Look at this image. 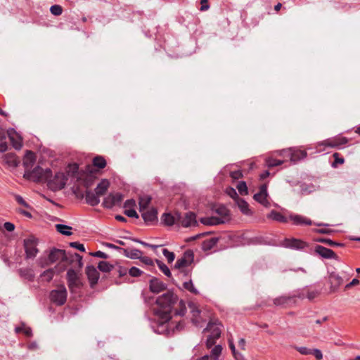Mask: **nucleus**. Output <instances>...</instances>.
I'll return each mask as SVG.
<instances>
[{
    "mask_svg": "<svg viewBox=\"0 0 360 360\" xmlns=\"http://www.w3.org/2000/svg\"><path fill=\"white\" fill-rule=\"evenodd\" d=\"M177 302L178 297L170 291L167 292L157 298L156 304L164 310L161 312V318L164 321H168L171 318V309Z\"/></svg>",
    "mask_w": 360,
    "mask_h": 360,
    "instance_id": "obj_1",
    "label": "nucleus"
},
{
    "mask_svg": "<svg viewBox=\"0 0 360 360\" xmlns=\"http://www.w3.org/2000/svg\"><path fill=\"white\" fill-rule=\"evenodd\" d=\"M188 307L191 314V321L197 327H202V323L210 319V313L205 309H200L194 302H190Z\"/></svg>",
    "mask_w": 360,
    "mask_h": 360,
    "instance_id": "obj_2",
    "label": "nucleus"
},
{
    "mask_svg": "<svg viewBox=\"0 0 360 360\" xmlns=\"http://www.w3.org/2000/svg\"><path fill=\"white\" fill-rule=\"evenodd\" d=\"M51 170L49 168L44 169L39 166L36 167L31 171H26L24 176L35 182L46 181L50 178Z\"/></svg>",
    "mask_w": 360,
    "mask_h": 360,
    "instance_id": "obj_3",
    "label": "nucleus"
},
{
    "mask_svg": "<svg viewBox=\"0 0 360 360\" xmlns=\"http://www.w3.org/2000/svg\"><path fill=\"white\" fill-rule=\"evenodd\" d=\"M68 181V175L63 172H57L53 177L48 179L46 181L49 189L53 191H57L63 189Z\"/></svg>",
    "mask_w": 360,
    "mask_h": 360,
    "instance_id": "obj_4",
    "label": "nucleus"
},
{
    "mask_svg": "<svg viewBox=\"0 0 360 360\" xmlns=\"http://www.w3.org/2000/svg\"><path fill=\"white\" fill-rule=\"evenodd\" d=\"M68 297V291L64 285H59L56 289L52 290L49 294L50 300L58 306L63 305Z\"/></svg>",
    "mask_w": 360,
    "mask_h": 360,
    "instance_id": "obj_5",
    "label": "nucleus"
},
{
    "mask_svg": "<svg viewBox=\"0 0 360 360\" xmlns=\"http://www.w3.org/2000/svg\"><path fill=\"white\" fill-rule=\"evenodd\" d=\"M37 245L38 240L33 236H30L24 239L23 245L27 259H33L37 256L39 252V250L37 247Z\"/></svg>",
    "mask_w": 360,
    "mask_h": 360,
    "instance_id": "obj_6",
    "label": "nucleus"
},
{
    "mask_svg": "<svg viewBox=\"0 0 360 360\" xmlns=\"http://www.w3.org/2000/svg\"><path fill=\"white\" fill-rule=\"evenodd\" d=\"M67 282L68 288L72 293L76 292V290L81 288L83 285L79 275L72 269L68 270Z\"/></svg>",
    "mask_w": 360,
    "mask_h": 360,
    "instance_id": "obj_7",
    "label": "nucleus"
},
{
    "mask_svg": "<svg viewBox=\"0 0 360 360\" xmlns=\"http://www.w3.org/2000/svg\"><path fill=\"white\" fill-rule=\"evenodd\" d=\"M177 223L183 227H191L198 225L196 215L192 212H186L184 215L177 214Z\"/></svg>",
    "mask_w": 360,
    "mask_h": 360,
    "instance_id": "obj_8",
    "label": "nucleus"
},
{
    "mask_svg": "<svg viewBox=\"0 0 360 360\" xmlns=\"http://www.w3.org/2000/svg\"><path fill=\"white\" fill-rule=\"evenodd\" d=\"M279 155L288 158L291 162H295L307 157V153L304 150H293L292 148L284 149L279 152Z\"/></svg>",
    "mask_w": 360,
    "mask_h": 360,
    "instance_id": "obj_9",
    "label": "nucleus"
},
{
    "mask_svg": "<svg viewBox=\"0 0 360 360\" xmlns=\"http://www.w3.org/2000/svg\"><path fill=\"white\" fill-rule=\"evenodd\" d=\"M194 259L193 252L191 250H186L182 257L178 259L175 264V268L181 269L189 266Z\"/></svg>",
    "mask_w": 360,
    "mask_h": 360,
    "instance_id": "obj_10",
    "label": "nucleus"
},
{
    "mask_svg": "<svg viewBox=\"0 0 360 360\" xmlns=\"http://www.w3.org/2000/svg\"><path fill=\"white\" fill-rule=\"evenodd\" d=\"M348 139L343 136H335L328 139L318 143L319 146H324L330 148H338L342 145L346 144Z\"/></svg>",
    "mask_w": 360,
    "mask_h": 360,
    "instance_id": "obj_11",
    "label": "nucleus"
},
{
    "mask_svg": "<svg viewBox=\"0 0 360 360\" xmlns=\"http://www.w3.org/2000/svg\"><path fill=\"white\" fill-rule=\"evenodd\" d=\"M123 200V195L120 193H110L103 200V205L106 208H112L119 205Z\"/></svg>",
    "mask_w": 360,
    "mask_h": 360,
    "instance_id": "obj_12",
    "label": "nucleus"
},
{
    "mask_svg": "<svg viewBox=\"0 0 360 360\" xmlns=\"http://www.w3.org/2000/svg\"><path fill=\"white\" fill-rule=\"evenodd\" d=\"M141 217L147 225L154 224L158 221V212L154 207L141 212Z\"/></svg>",
    "mask_w": 360,
    "mask_h": 360,
    "instance_id": "obj_13",
    "label": "nucleus"
},
{
    "mask_svg": "<svg viewBox=\"0 0 360 360\" xmlns=\"http://www.w3.org/2000/svg\"><path fill=\"white\" fill-rule=\"evenodd\" d=\"M267 186L266 184H263L259 187V191L254 195L253 198L262 205L269 207V202L267 200Z\"/></svg>",
    "mask_w": 360,
    "mask_h": 360,
    "instance_id": "obj_14",
    "label": "nucleus"
},
{
    "mask_svg": "<svg viewBox=\"0 0 360 360\" xmlns=\"http://www.w3.org/2000/svg\"><path fill=\"white\" fill-rule=\"evenodd\" d=\"M283 245L287 248L295 250H302L308 246L306 242L297 238H286Z\"/></svg>",
    "mask_w": 360,
    "mask_h": 360,
    "instance_id": "obj_15",
    "label": "nucleus"
},
{
    "mask_svg": "<svg viewBox=\"0 0 360 360\" xmlns=\"http://www.w3.org/2000/svg\"><path fill=\"white\" fill-rule=\"evenodd\" d=\"M221 324L218 321H210L205 330L209 332V335L219 338L221 333Z\"/></svg>",
    "mask_w": 360,
    "mask_h": 360,
    "instance_id": "obj_16",
    "label": "nucleus"
},
{
    "mask_svg": "<svg viewBox=\"0 0 360 360\" xmlns=\"http://www.w3.org/2000/svg\"><path fill=\"white\" fill-rule=\"evenodd\" d=\"M167 288V285L157 278H153L149 281V289L153 293H160Z\"/></svg>",
    "mask_w": 360,
    "mask_h": 360,
    "instance_id": "obj_17",
    "label": "nucleus"
},
{
    "mask_svg": "<svg viewBox=\"0 0 360 360\" xmlns=\"http://www.w3.org/2000/svg\"><path fill=\"white\" fill-rule=\"evenodd\" d=\"M315 252L323 258L333 259L335 260L338 259V257L334 251L322 245H316L315 248Z\"/></svg>",
    "mask_w": 360,
    "mask_h": 360,
    "instance_id": "obj_18",
    "label": "nucleus"
},
{
    "mask_svg": "<svg viewBox=\"0 0 360 360\" xmlns=\"http://www.w3.org/2000/svg\"><path fill=\"white\" fill-rule=\"evenodd\" d=\"M49 260L51 264L59 260H67L65 251L60 249H53L49 254Z\"/></svg>",
    "mask_w": 360,
    "mask_h": 360,
    "instance_id": "obj_19",
    "label": "nucleus"
},
{
    "mask_svg": "<svg viewBox=\"0 0 360 360\" xmlns=\"http://www.w3.org/2000/svg\"><path fill=\"white\" fill-rule=\"evenodd\" d=\"M86 274L91 286L98 283L99 273L94 266H87L86 268Z\"/></svg>",
    "mask_w": 360,
    "mask_h": 360,
    "instance_id": "obj_20",
    "label": "nucleus"
},
{
    "mask_svg": "<svg viewBox=\"0 0 360 360\" xmlns=\"http://www.w3.org/2000/svg\"><path fill=\"white\" fill-rule=\"evenodd\" d=\"M8 136L13 148L20 150L22 146L21 137L13 129L8 131Z\"/></svg>",
    "mask_w": 360,
    "mask_h": 360,
    "instance_id": "obj_21",
    "label": "nucleus"
},
{
    "mask_svg": "<svg viewBox=\"0 0 360 360\" xmlns=\"http://www.w3.org/2000/svg\"><path fill=\"white\" fill-rule=\"evenodd\" d=\"M214 211L219 216L218 219L223 220V224L230 219V212L224 205L217 206Z\"/></svg>",
    "mask_w": 360,
    "mask_h": 360,
    "instance_id": "obj_22",
    "label": "nucleus"
},
{
    "mask_svg": "<svg viewBox=\"0 0 360 360\" xmlns=\"http://www.w3.org/2000/svg\"><path fill=\"white\" fill-rule=\"evenodd\" d=\"M289 219L295 225H307L310 226L313 224L312 221L302 215L290 214Z\"/></svg>",
    "mask_w": 360,
    "mask_h": 360,
    "instance_id": "obj_23",
    "label": "nucleus"
},
{
    "mask_svg": "<svg viewBox=\"0 0 360 360\" xmlns=\"http://www.w3.org/2000/svg\"><path fill=\"white\" fill-rule=\"evenodd\" d=\"M222 352V347L220 345H215L211 350L210 355L202 356V360H219Z\"/></svg>",
    "mask_w": 360,
    "mask_h": 360,
    "instance_id": "obj_24",
    "label": "nucleus"
},
{
    "mask_svg": "<svg viewBox=\"0 0 360 360\" xmlns=\"http://www.w3.org/2000/svg\"><path fill=\"white\" fill-rule=\"evenodd\" d=\"M85 200L86 202L91 206H96L100 202V197L92 191H86Z\"/></svg>",
    "mask_w": 360,
    "mask_h": 360,
    "instance_id": "obj_25",
    "label": "nucleus"
},
{
    "mask_svg": "<svg viewBox=\"0 0 360 360\" xmlns=\"http://www.w3.org/2000/svg\"><path fill=\"white\" fill-rule=\"evenodd\" d=\"M35 155L30 150H27L23 160V165L26 169H29L32 167L35 162Z\"/></svg>",
    "mask_w": 360,
    "mask_h": 360,
    "instance_id": "obj_26",
    "label": "nucleus"
},
{
    "mask_svg": "<svg viewBox=\"0 0 360 360\" xmlns=\"http://www.w3.org/2000/svg\"><path fill=\"white\" fill-rule=\"evenodd\" d=\"M110 183L107 179H102L95 188V193L99 196H103L107 191Z\"/></svg>",
    "mask_w": 360,
    "mask_h": 360,
    "instance_id": "obj_27",
    "label": "nucleus"
},
{
    "mask_svg": "<svg viewBox=\"0 0 360 360\" xmlns=\"http://www.w3.org/2000/svg\"><path fill=\"white\" fill-rule=\"evenodd\" d=\"M240 212L246 215H250L252 214L251 210L249 209L248 203L242 198H237L235 202Z\"/></svg>",
    "mask_w": 360,
    "mask_h": 360,
    "instance_id": "obj_28",
    "label": "nucleus"
},
{
    "mask_svg": "<svg viewBox=\"0 0 360 360\" xmlns=\"http://www.w3.org/2000/svg\"><path fill=\"white\" fill-rule=\"evenodd\" d=\"M122 252L124 256L131 259H139L143 254L142 252L138 249H122Z\"/></svg>",
    "mask_w": 360,
    "mask_h": 360,
    "instance_id": "obj_29",
    "label": "nucleus"
},
{
    "mask_svg": "<svg viewBox=\"0 0 360 360\" xmlns=\"http://www.w3.org/2000/svg\"><path fill=\"white\" fill-rule=\"evenodd\" d=\"M200 221L202 224L207 226H214L223 224V220L218 219L217 217H202Z\"/></svg>",
    "mask_w": 360,
    "mask_h": 360,
    "instance_id": "obj_30",
    "label": "nucleus"
},
{
    "mask_svg": "<svg viewBox=\"0 0 360 360\" xmlns=\"http://www.w3.org/2000/svg\"><path fill=\"white\" fill-rule=\"evenodd\" d=\"M5 162L9 166L12 167H17L20 163L19 160L17 158L15 155L13 153H8L5 155Z\"/></svg>",
    "mask_w": 360,
    "mask_h": 360,
    "instance_id": "obj_31",
    "label": "nucleus"
},
{
    "mask_svg": "<svg viewBox=\"0 0 360 360\" xmlns=\"http://www.w3.org/2000/svg\"><path fill=\"white\" fill-rule=\"evenodd\" d=\"M219 241V238L214 237L203 241L202 244V248L204 251H208L212 250Z\"/></svg>",
    "mask_w": 360,
    "mask_h": 360,
    "instance_id": "obj_32",
    "label": "nucleus"
},
{
    "mask_svg": "<svg viewBox=\"0 0 360 360\" xmlns=\"http://www.w3.org/2000/svg\"><path fill=\"white\" fill-rule=\"evenodd\" d=\"M267 217L269 219H271L272 220L282 222V223H287L288 219L284 217L282 214H281L278 212H276L275 210H272L268 215Z\"/></svg>",
    "mask_w": 360,
    "mask_h": 360,
    "instance_id": "obj_33",
    "label": "nucleus"
},
{
    "mask_svg": "<svg viewBox=\"0 0 360 360\" xmlns=\"http://www.w3.org/2000/svg\"><path fill=\"white\" fill-rule=\"evenodd\" d=\"M330 282L331 283L333 290L335 291L340 285H342L343 280L338 274H332L330 276Z\"/></svg>",
    "mask_w": 360,
    "mask_h": 360,
    "instance_id": "obj_34",
    "label": "nucleus"
},
{
    "mask_svg": "<svg viewBox=\"0 0 360 360\" xmlns=\"http://www.w3.org/2000/svg\"><path fill=\"white\" fill-rule=\"evenodd\" d=\"M162 221L167 226H172L176 222L177 223V214L173 216L169 213H165L162 216Z\"/></svg>",
    "mask_w": 360,
    "mask_h": 360,
    "instance_id": "obj_35",
    "label": "nucleus"
},
{
    "mask_svg": "<svg viewBox=\"0 0 360 360\" xmlns=\"http://www.w3.org/2000/svg\"><path fill=\"white\" fill-rule=\"evenodd\" d=\"M150 201H151V198L148 196V195H145V196H142V197H140L139 198V212H142V211H144V210H148L150 209L148 207L150 203Z\"/></svg>",
    "mask_w": 360,
    "mask_h": 360,
    "instance_id": "obj_36",
    "label": "nucleus"
},
{
    "mask_svg": "<svg viewBox=\"0 0 360 360\" xmlns=\"http://www.w3.org/2000/svg\"><path fill=\"white\" fill-rule=\"evenodd\" d=\"M55 274V269H49L43 271L41 275L40 278L42 281L50 282Z\"/></svg>",
    "mask_w": 360,
    "mask_h": 360,
    "instance_id": "obj_37",
    "label": "nucleus"
},
{
    "mask_svg": "<svg viewBox=\"0 0 360 360\" xmlns=\"http://www.w3.org/2000/svg\"><path fill=\"white\" fill-rule=\"evenodd\" d=\"M56 229L57 231H58L59 233H60L63 235H65V236L72 235V232L70 231V230L72 229V227H70L68 225L58 224L56 225Z\"/></svg>",
    "mask_w": 360,
    "mask_h": 360,
    "instance_id": "obj_38",
    "label": "nucleus"
},
{
    "mask_svg": "<svg viewBox=\"0 0 360 360\" xmlns=\"http://www.w3.org/2000/svg\"><path fill=\"white\" fill-rule=\"evenodd\" d=\"M98 269L105 273L110 272L114 269V266L105 261H101L98 264Z\"/></svg>",
    "mask_w": 360,
    "mask_h": 360,
    "instance_id": "obj_39",
    "label": "nucleus"
},
{
    "mask_svg": "<svg viewBox=\"0 0 360 360\" xmlns=\"http://www.w3.org/2000/svg\"><path fill=\"white\" fill-rule=\"evenodd\" d=\"M317 242L326 243L330 246L343 247V243L335 242L329 238H319L316 240Z\"/></svg>",
    "mask_w": 360,
    "mask_h": 360,
    "instance_id": "obj_40",
    "label": "nucleus"
},
{
    "mask_svg": "<svg viewBox=\"0 0 360 360\" xmlns=\"http://www.w3.org/2000/svg\"><path fill=\"white\" fill-rule=\"evenodd\" d=\"M93 164L95 167L103 169L106 166V161L103 157L97 156L93 159Z\"/></svg>",
    "mask_w": 360,
    "mask_h": 360,
    "instance_id": "obj_41",
    "label": "nucleus"
},
{
    "mask_svg": "<svg viewBox=\"0 0 360 360\" xmlns=\"http://www.w3.org/2000/svg\"><path fill=\"white\" fill-rule=\"evenodd\" d=\"M156 263H157L159 269L164 273V274L165 276H167V277H170L171 276L170 270L167 266L166 264H165L162 262H161V261H160L158 259L156 260Z\"/></svg>",
    "mask_w": 360,
    "mask_h": 360,
    "instance_id": "obj_42",
    "label": "nucleus"
},
{
    "mask_svg": "<svg viewBox=\"0 0 360 360\" xmlns=\"http://www.w3.org/2000/svg\"><path fill=\"white\" fill-rule=\"evenodd\" d=\"M37 264L39 266L44 268L50 265L51 262L49 260V256L47 257L45 256H41L37 259Z\"/></svg>",
    "mask_w": 360,
    "mask_h": 360,
    "instance_id": "obj_43",
    "label": "nucleus"
},
{
    "mask_svg": "<svg viewBox=\"0 0 360 360\" xmlns=\"http://www.w3.org/2000/svg\"><path fill=\"white\" fill-rule=\"evenodd\" d=\"M266 163L269 167H273L282 165L283 163V161L269 158L266 159Z\"/></svg>",
    "mask_w": 360,
    "mask_h": 360,
    "instance_id": "obj_44",
    "label": "nucleus"
},
{
    "mask_svg": "<svg viewBox=\"0 0 360 360\" xmlns=\"http://www.w3.org/2000/svg\"><path fill=\"white\" fill-rule=\"evenodd\" d=\"M184 287L185 289H186L187 290L190 291L193 294L197 295L198 293V290L194 287L191 281L184 282Z\"/></svg>",
    "mask_w": 360,
    "mask_h": 360,
    "instance_id": "obj_45",
    "label": "nucleus"
},
{
    "mask_svg": "<svg viewBox=\"0 0 360 360\" xmlns=\"http://www.w3.org/2000/svg\"><path fill=\"white\" fill-rule=\"evenodd\" d=\"M237 189L241 195L248 194V187L245 181H240L237 185Z\"/></svg>",
    "mask_w": 360,
    "mask_h": 360,
    "instance_id": "obj_46",
    "label": "nucleus"
},
{
    "mask_svg": "<svg viewBox=\"0 0 360 360\" xmlns=\"http://www.w3.org/2000/svg\"><path fill=\"white\" fill-rule=\"evenodd\" d=\"M162 254L166 257L169 263H172L175 259L174 252L169 251L167 249H163Z\"/></svg>",
    "mask_w": 360,
    "mask_h": 360,
    "instance_id": "obj_47",
    "label": "nucleus"
},
{
    "mask_svg": "<svg viewBox=\"0 0 360 360\" xmlns=\"http://www.w3.org/2000/svg\"><path fill=\"white\" fill-rule=\"evenodd\" d=\"M293 347L302 355H309L312 354L311 349L306 347L294 346Z\"/></svg>",
    "mask_w": 360,
    "mask_h": 360,
    "instance_id": "obj_48",
    "label": "nucleus"
},
{
    "mask_svg": "<svg viewBox=\"0 0 360 360\" xmlns=\"http://www.w3.org/2000/svg\"><path fill=\"white\" fill-rule=\"evenodd\" d=\"M128 273L132 277H139L142 275L143 271L137 267L133 266L129 269Z\"/></svg>",
    "mask_w": 360,
    "mask_h": 360,
    "instance_id": "obj_49",
    "label": "nucleus"
},
{
    "mask_svg": "<svg viewBox=\"0 0 360 360\" xmlns=\"http://www.w3.org/2000/svg\"><path fill=\"white\" fill-rule=\"evenodd\" d=\"M333 157L335 158V161L333 162L332 167H336L337 165H338V164L341 165V164L344 163L345 159L343 158H340L339 155V153H335L333 154Z\"/></svg>",
    "mask_w": 360,
    "mask_h": 360,
    "instance_id": "obj_50",
    "label": "nucleus"
},
{
    "mask_svg": "<svg viewBox=\"0 0 360 360\" xmlns=\"http://www.w3.org/2000/svg\"><path fill=\"white\" fill-rule=\"evenodd\" d=\"M50 11L53 15H60L63 12V8L59 5H53V6H51Z\"/></svg>",
    "mask_w": 360,
    "mask_h": 360,
    "instance_id": "obj_51",
    "label": "nucleus"
},
{
    "mask_svg": "<svg viewBox=\"0 0 360 360\" xmlns=\"http://www.w3.org/2000/svg\"><path fill=\"white\" fill-rule=\"evenodd\" d=\"M116 270L120 277L126 276L129 271V269L127 267L122 266L120 265L117 266Z\"/></svg>",
    "mask_w": 360,
    "mask_h": 360,
    "instance_id": "obj_52",
    "label": "nucleus"
},
{
    "mask_svg": "<svg viewBox=\"0 0 360 360\" xmlns=\"http://www.w3.org/2000/svg\"><path fill=\"white\" fill-rule=\"evenodd\" d=\"M179 305L180 309L179 310H176L175 314L179 316H184L186 310L185 303L182 300H180Z\"/></svg>",
    "mask_w": 360,
    "mask_h": 360,
    "instance_id": "obj_53",
    "label": "nucleus"
},
{
    "mask_svg": "<svg viewBox=\"0 0 360 360\" xmlns=\"http://www.w3.org/2000/svg\"><path fill=\"white\" fill-rule=\"evenodd\" d=\"M71 261L72 262L77 261L78 263L79 269H81L83 266L82 257L77 253H75L74 255H72Z\"/></svg>",
    "mask_w": 360,
    "mask_h": 360,
    "instance_id": "obj_54",
    "label": "nucleus"
},
{
    "mask_svg": "<svg viewBox=\"0 0 360 360\" xmlns=\"http://www.w3.org/2000/svg\"><path fill=\"white\" fill-rule=\"evenodd\" d=\"M124 214L129 217L136 218V219L139 218V215L134 208L125 210Z\"/></svg>",
    "mask_w": 360,
    "mask_h": 360,
    "instance_id": "obj_55",
    "label": "nucleus"
},
{
    "mask_svg": "<svg viewBox=\"0 0 360 360\" xmlns=\"http://www.w3.org/2000/svg\"><path fill=\"white\" fill-rule=\"evenodd\" d=\"M289 300L287 297H280L274 299V303L276 305H283L285 303H287L288 300Z\"/></svg>",
    "mask_w": 360,
    "mask_h": 360,
    "instance_id": "obj_56",
    "label": "nucleus"
},
{
    "mask_svg": "<svg viewBox=\"0 0 360 360\" xmlns=\"http://www.w3.org/2000/svg\"><path fill=\"white\" fill-rule=\"evenodd\" d=\"M70 247L77 249L82 252H85L84 245L78 242H72L70 243Z\"/></svg>",
    "mask_w": 360,
    "mask_h": 360,
    "instance_id": "obj_57",
    "label": "nucleus"
},
{
    "mask_svg": "<svg viewBox=\"0 0 360 360\" xmlns=\"http://www.w3.org/2000/svg\"><path fill=\"white\" fill-rule=\"evenodd\" d=\"M226 193L230 196L234 200L235 202L236 201V199L237 198H239L238 196V194H237V192L233 188H227L226 190Z\"/></svg>",
    "mask_w": 360,
    "mask_h": 360,
    "instance_id": "obj_58",
    "label": "nucleus"
},
{
    "mask_svg": "<svg viewBox=\"0 0 360 360\" xmlns=\"http://www.w3.org/2000/svg\"><path fill=\"white\" fill-rule=\"evenodd\" d=\"M90 255L93 257L103 258V259H108L109 257V256L106 253H105L102 251H100V250L96 251L95 252H91Z\"/></svg>",
    "mask_w": 360,
    "mask_h": 360,
    "instance_id": "obj_59",
    "label": "nucleus"
},
{
    "mask_svg": "<svg viewBox=\"0 0 360 360\" xmlns=\"http://www.w3.org/2000/svg\"><path fill=\"white\" fill-rule=\"evenodd\" d=\"M218 338H214V337H212L210 335H208L207 338V341H206V345L208 348L212 347L215 342H216V340H217Z\"/></svg>",
    "mask_w": 360,
    "mask_h": 360,
    "instance_id": "obj_60",
    "label": "nucleus"
},
{
    "mask_svg": "<svg viewBox=\"0 0 360 360\" xmlns=\"http://www.w3.org/2000/svg\"><path fill=\"white\" fill-rule=\"evenodd\" d=\"M140 261L143 262V264L148 265V266H153V261L148 257H142L141 256V258H139Z\"/></svg>",
    "mask_w": 360,
    "mask_h": 360,
    "instance_id": "obj_61",
    "label": "nucleus"
},
{
    "mask_svg": "<svg viewBox=\"0 0 360 360\" xmlns=\"http://www.w3.org/2000/svg\"><path fill=\"white\" fill-rule=\"evenodd\" d=\"M312 351V354L313 355L315 356V357L318 359V360H321L323 359V354H322V352L321 350L318 349H311Z\"/></svg>",
    "mask_w": 360,
    "mask_h": 360,
    "instance_id": "obj_62",
    "label": "nucleus"
},
{
    "mask_svg": "<svg viewBox=\"0 0 360 360\" xmlns=\"http://www.w3.org/2000/svg\"><path fill=\"white\" fill-rule=\"evenodd\" d=\"M4 229L9 232L14 231L15 225L11 222H5L4 224Z\"/></svg>",
    "mask_w": 360,
    "mask_h": 360,
    "instance_id": "obj_63",
    "label": "nucleus"
},
{
    "mask_svg": "<svg viewBox=\"0 0 360 360\" xmlns=\"http://www.w3.org/2000/svg\"><path fill=\"white\" fill-rule=\"evenodd\" d=\"M135 205H136V201L133 199L127 200L124 202V207H126V208H127V207H129V209L134 208V207H135Z\"/></svg>",
    "mask_w": 360,
    "mask_h": 360,
    "instance_id": "obj_64",
    "label": "nucleus"
}]
</instances>
